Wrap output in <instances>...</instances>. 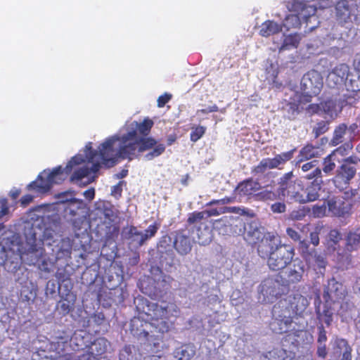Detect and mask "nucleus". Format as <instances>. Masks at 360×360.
I'll list each match as a JSON object with an SVG mask.
<instances>
[{"label": "nucleus", "mask_w": 360, "mask_h": 360, "mask_svg": "<svg viewBox=\"0 0 360 360\" xmlns=\"http://www.w3.org/2000/svg\"><path fill=\"white\" fill-rule=\"evenodd\" d=\"M352 146L349 143H347L338 148H336L333 153L335 155V153H339L341 155H346L347 153V150L352 149Z\"/></svg>", "instance_id": "3c124183"}, {"label": "nucleus", "mask_w": 360, "mask_h": 360, "mask_svg": "<svg viewBox=\"0 0 360 360\" xmlns=\"http://www.w3.org/2000/svg\"><path fill=\"white\" fill-rule=\"evenodd\" d=\"M143 311L148 320L161 321L163 323H166L172 317L177 316L180 312L179 308L174 302H161L160 304H158L146 301V307H143Z\"/></svg>", "instance_id": "20e7f679"}, {"label": "nucleus", "mask_w": 360, "mask_h": 360, "mask_svg": "<svg viewBox=\"0 0 360 360\" xmlns=\"http://www.w3.org/2000/svg\"><path fill=\"white\" fill-rule=\"evenodd\" d=\"M305 272L304 262L299 259H293L292 263L285 269L278 273L275 278V283L281 285L283 288L281 291L276 292L275 294L284 293L285 290H288L291 285L300 283L303 278Z\"/></svg>", "instance_id": "7ed1b4c3"}, {"label": "nucleus", "mask_w": 360, "mask_h": 360, "mask_svg": "<svg viewBox=\"0 0 360 360\" xmlns=\"http://www.w3.org/2000/svg\"><path fill=\"white\" fill-rule=\"evenodd\" d=\"M316 137L326 132L329 129V121H321L316 124Z\"/></svg>", "instance_id": "37998d69"}, {"label": "nucleus", "mask_w": 360, "mask_h": 360, "mask_svg": "<svg viewBox=\"0 0 360 360\" xmlns=\"http://www.w3.org/2000/svg\"><path fill=\"white\" fill-rule=\"evenodd\" d=\"M347 131V126L345 123L338 125L333 132V136L331 142L333 146H337L343 141V138L346 131Z\"/></svg>", "instance_id": "cd10ccee"}, {"label": "nucleus", "mask_w": 360, "mask_h": 360, "mask_svg": "<svg viewBox=\"0 0 360 360\" xmlns=\"http://www.w3.org/2000/svg\"><path fill=\"white\" fill-rule=\"evenodd\" d=\"M291 101L288 102L287 106L288 107V112L290 113L292 116L299 112V109L300 107V103L295 100V96L290 98Z\"/></svg>", "instance_id": "58836bf2"}, {"label": "nucleus", "mask_w": 360, "mask_h": 360, "mask_svg": "<svg viewBox=\"0 0 360 360\" xmlns=\"http://www.w3.org/2000/svg\"><path fill=\"white\" fill-rule=\"evenodd\" d=\"M93 318L97 325H101L105 321V316L102 312L94 314Z\"/></svg>", "instance_id": "052dcab7"}, {"label": "nucleus", "mask_w": 360, "mask_h": 360, "mask_svg": "<svg viewBox=\"0 0 360 360\" xmlns=\"http://www.w3.org/2000/svg\"><path fill=\"white\" fill-rule=\"evenodd\" d=\"M359 126L356 123H353L347 127V131L349 132L351 136H355L358 132Z\"/></svg>", "instance_id": "0e129e2a"}, {"label": "nucleus", "mask_w": 360, "mask_h": 360, "mask_svg": "<svg viewBox=\"0 0 360 360\" xmlns=\"http://www.w3.org/2000/svg\"><path fill=\"white\" fill-rule=\"evenodd\" d=\"M335 155L332 153L328 155L323 160L322 170L326 174H330L335 167L334 160Z\"/></svg>", "instance_id": "7c9ffc66"}, {"label": "nucleus", "mask_w": 360, "mask_h": 360, "mask_svg": "<svg viewBox=\"0 0 360 360\" xmlns=\"http://www.w3.org/2000/svg\"><path fill=\"white\" fill-rule=\"evenodd\" d=\"M360 244V234L350 232L347 238V245L351 248V250L356 248Z\"/></svg>", "instance_id": "f704fd0d"}, {"label": "nucleus", "mask_w": 360, "mask_h": 360, "mask_svg": "<svg viewBox=\"0 0 360 360\" xmlns=\"http://www.w3.org/2000/svg\"><path fill=\"white\" fill-rule=\"evenodd\" d=\"M292 172H289L284 174L279 179L278 183V188L276 191L277 194L278 195L279 198H285L286 193L289 191V187H291V185L295 183V181H292Z\"/></svg>", "instance_id": "aec40b11"}, {"label": "nucleus", "mask_w": 360, "mask_h": 360, "mask_svg": "<svg viewBox=\"0 0 360 360\" xmlns=\"http://www.w3.org/2000/svg\"><path fill=\"white\" fill-rule=\"evenodd\" d=\"M123 181L118 182L116 185L113 186L111 189V194L116 195H118L119 196H121L122 195V185Z\"/></svg>", "instance_id": "6e6d98bb"}, {"label": "nucleus", "mask_w": 360, "mask_h": 360, "mask_svg": "<svg viewBox=\"0 0 360 360\" xmlns=\"http://www.w3.org/2000/svg\"><path fill=\"white\" fill-rule=\"evenodd\" d=\"M206 131V127L203 126H197L192 127V131L190 134V139L192 142L198 141L201 137L203 136Z\"/></svg>", "instance_id": "72a5a7b5"}, {"label": "nucleus", "mask_w": 360, "mask_h": 360, "mask_svg": "<svg viewBox=\"0 0 360 360\" xmlns=\"http://www.w3.org/2000/svg\"><path fill=\"white\" fill-rule=\"evenodd\" d=\"M52 186L53 184L46 174V169H44L37 176L36 180L27 185V188L38 194H45L50 191Z\"/></svg>", "instance_id": "dca6fc26"}, {"label": "nucleus", "mask_w": 360, "mask_h": 360, "mask_svg": "<svg viewBox=\"0 0 360 360\" xmlns=\"http://www.w3.org/2000/svg\"><path fill=\"white\" fill-rule=\"evenodd\" d=\"M72 304L67 299H64L59 302V308L64 314H68L72 308Z\"/></svg>", "instance_id": "a18cd8bd"}, {"label": "nucleus", "mask_w": 360, "mask_h": 360, "mask_svg": "<svg viewBox=\"0 0 360 360\" xmlns=\"http://www.w3.org/2000/svg\"><path fill=\"white\" fill-rule=\"evenodd\" d=\"M33 196L30 194H26L20 198V204L22 207L27 206L33 200Z\"/></svg>", "instance_id": "4d7b16f0"}, {"label": "nucleus", "mask_w": 360, "mask_h": 360, "mask_svg": "<svg viewBox=\"0 0 360 360\" xmlns=\"http://www.w3.org/2000/svg\"><path fill=\"white\" fill-rule=\"evenodd\" d=\"M219 110V108L217 105H213L212 106L208 107L206 109H200L197 111V114L202 113V114H207L209 112H217Z\"/></svg>", "instance_id": "bf43d9fd"}, {"label": "nucleus", "mask_w": 360, "mask_h": 360, "mask_svg": "<svg viewBox=\"0 0 360 360\" xmlns=\"http://www.w3.org/2000/svg\"><path fill=\"white\" fill-rule=\"evenodd\" d=\"M205 212H193L189 214L187 219V223L190 225L201 221L204 219Z\"/></svg>", "instance_id": "4c0bfd02"}, {"label": "nucleus", "mask_w": 360, "mask_h": 360, "mask_svg": "<svg viewBox=\"0 0 360 360\" xmlns=\"http://www.w3.org/2000/svg\"><path fill=\"white\" fill-rule=\"evenodd\" d=\"M281 244V242L276 233L266 232L264 233V237L255 248L261 258L267 259Z\"/></svg>", "instance_id": "9d476101"}, {"label": "nucleus", "mask_w": 360, "mask_h": 360, "mask_svg": "<svg viewBox=\"0 0 360 360\" xmlns=\"http://www.w3.org/2000/svg\"><path fill=\"white\" fill-rule=\"evenodd\" d=\"M286 233L288 236L293 240L297 241L300 240V236L297 231L293 229L292 228H287Z\"/></svg>", "instance_id": "864d4df0"}, {"label": "nucleus", "mask_w": 360, "mask_h": 360, "mask_svg": "<svg viewBox=\"0 0 360 360\" xmlns=\"http://www.w3.org/2000/svg\"><path fill=\"white\" fill-rule=\"evenodd\" d=\"M84 195L85 198L88 200H92L95 196V190L93 188H91L84 192Z\"/></svg>", "instance_id": "e2e57ef3"}, {"label": "nucleus", "mask_w": 360, "mask_h": 360, "mask_svg": "<svg viewBox=\"0 0 360 360\" xmlns=\"http://www.w3.org/2000/svg\"><path fill=\"white\" fill-rule=\"evenodd\" d=\"M172 98V95L170 94L165 93L161 96H160L158 98V107L163 108L166 103H167L170 99Z\"/></svg>", "instance_id": "de8ad7c7"}, {"label": "nucleus", "mask_w": 360, "mask_h": 360, "mask_svg": "<svg viewBox=\"0 0 360 360\" xmlns=\"http://www.w3.org/2000/svg\"><path fill=\"white\" fill-rule=\"evenodd\" d=\"M102 214L105 216V219H110V218L113 216V210L112 206L110 204L103 203V207L101 208Z\"/></svg>", "instance_id": "09e8293b"}, {"label": "nucleus", "mask_w": 360, "mask_h": 360, "mask_svg": "<svg viewBox=\"0 0 360 360\" xmlns=\"http://www.w3.org/2000/svg\"><path fill=\"white\" fill-rule=\"evenodd\" d=\"M356 172V168L354 165H350V164L347 163H342L337 169L335 181L336 182L349 184L351 179L354 177Z\"/></svg>", "instance_id": "a211bd4d"}, {"label": "nucleus", "mask_w": 360, "mask_h": 360, "mask_svg": "<svg viewBox=\"0 0 360 360\" xmlns=\"http://www.w3.org/2000/svg\"><path fill=\"white\" fill-rule=\"evenodd\" d=\"M309 304L307 299L300 294L288 297V303L285 311L295 316H301Z\"/></svg>", "instance_id": "2eb2a0df"}, {"label": "nucleus", "mask_w": 360, "mask_h": 360, "mask_svg": "<svg viewBox=\"0 0 360 360\" xmlns=\"http://www.w3.org/2000/svg\"><path fill=\"white\" fill-rule=\"evenodd\" d=\"M328 240L333 242L334 244L338 243L341 239V233L336 229L330 230L328 234Z\"/></svg>", "instance_id": "79ce46f5"}, {"label": "nucleus", "mask_w": 360, "mask_h": 360, "mask_svg": "<svg viewBox=\"0 0 360 360\" xmlns=\"http://www.w3.org/2000/svg\"><path fill=\"white\" fill-rule=\"evenodd\" d=\"M288 188L289 191L286 193L285 198L290 202L303 204L315 200V193L309 191L308 188L304 189L296 181Z\"/></svg>", "instance_id": "f8f14e48"}, {"label": "nucleus", "mask_w": 360, "mask_h": 360, "mask_svg": "<svg viewBox=\"0 0 360 360\" xmlns=\"http://www.w3.org/2000/svg\"><path fill=\"white\" fill-rule=\"evenodd\" d=\"M354 65L356 68L360 72V53L356 56L354 60Z\"/></svg>", "instance_id": "774afa93"}, {"label": "nucleus", "mask_w": 360, "mask_h": 360, "mask_svg": "<svg viewBox=\"0 0 360 360\" xmlns=\"http://www.w3.org/2000/svg\"><path fill=\"white\" fill-rule=\"evenodd\" d=\"M271 326L275 333H286L288 336L293 335L295 337H299L304 332V326L293 321L291 314H288L285 311L283 315H279V318L276 317Z\"/></svg>", "instance_id": "6e6552de"}, {"label": "nucleus", "mask_w": 360, "mask_h": 360, "mask_svg": "<svg viewBox=\"0 0 360 360\" xmlns=\"http://www.w3.org/2000/svg\"><path fill=\"white\" fill-rule=\"evenodd\" d=\"M260 187L257 181H253L252 178H250L238 184L237 190L240 195H250L259 190Z\"/></svg>", "instance_id": "6ab92c4d"}, {"label": "nucleus", "mask_w": 360, "mask_h": 360, "mask_svg": "<svg viewBox=\"0 0 360 360\" xmlns=\"http://www.w3.org/2000/svg\"><path fill=\"white\" fill-rule=\"evenodd\" d=\"M357 191L351 189L344 193V196L333 197L326 200H319L316 193V217L331 216L347 218L352 214L351 199L356 195Z\"/></svg>", "instance_id": "f03ea898"}, {"label": "nucleus", "mask_w": 360, "mask_h": 360, "mask_svg": "<svg viewBox=\"0 0 360 360\" xmlns=\"http://www.w3.org/2000/svg\"><path fill=\"white\" fill-rule=\"evenodd\" d=\"M346 295L347 290L343 284L332 278L324 288L323 297L326 303L331 304L343 300Z\"/></svg>", "instance_id": "9b49d317"}, {"label": "nucleus", "mask_w": 360, "mask_h": 360, "mask_svg": "<svg viewBox=\"0 0 360 360\" xmlns=\"http://www.w3.org/2000/svg\"><path fill=\"white\" fill-rule=\"evenodd\" d=\"M90 174L89 168L84 167L75 171L70 177V181L82 180L83 178L87 176Z\"/></svg>", "instance_id": "c9c22d12"}, {"label": "nucleus", "mask_w": 360, "mask_h": 360, "mask_svg": "<svg viewBox=\"0 0 360 360\" xmlns=\"http://www.w3.org/2000/svg\"><path fill=\"white\" fill-rule=\"evenodd\" d=\"M235 210H236L235 207H221L220 209L212 208L210 210H205L203 212H205V214L207 215V217H214V216H219L221 214H224V213H227V212H234Z\"/></svg>", "instance_id": "2f4dec72"}, {"label": "nucleus", "mask_w": 360, "mask_h": 360, "mask_svg": "<svg viewBox=\"0 0 360 360\" xmlns=\"http://www.w3.org/2000/svg\"><path fill=\"white\" fill-rule=\"evenodd\" d=\"M335 346L337 352L342 353L340 360H352V348L346 340L342 338L337 339L335 340Z\"/></svg>", "instance_id": "393cba45"}, {"label": "nucleus", "mask_w": 360, "mask_h": 360, "mask_svg": "<svg viewBox=\"0 0 360 360\" xmlns=\"http://www.w3.org/2000/svg\"><path fill=\"white\" fill-rule=\"evenodd\" d=\"M64 173H65V170L62 166H58L53 168L51 172L46 170V174L53 185L61 184L65 180V176Z\"/></svg>", "instance_id": "a878e982"}, {"label": "nucleus", "mask_w": 360, "mask_h": 360, "mask_svg": "<svg viewBox=\"0 0 360 360\" xmlns=\"http://www.w3.org/2000/svg\"><path fill=\"white\" fill-rule=\"evenodd\" d=\"M295 151V149H292L289 151L277 154L273 158H263L257 165L251 169V174L254 176L264 174V177L274 178L275 176V174L274 172H269L265 173L266 171L268 169H272L279 168L280 165H284L293 158Z\"/></svg>", "instance_id": "423d86ee"}, {"label": "nucleus", "mask_w": 360, "mask_h": 360, "mask_svg": "<svg viewBox=\"0 0 360 360\" xmlns=\"http://www.w3.org/2000/svg\"><path fill=\"white\" fill-rule=\"evenodd\" d=\"M160 228V224L154 222L150 224L145 232L139 231L137 227L131 225L123 229V234L126 239L129 240L131 243L135 244L137 247L142 246L148 239L155 236Z\"/></svg>", "instance_id": "1a4fd4ad"}, {"label": "nucleus", "mask_w": 360, "mask_h": 360, "mask_svg": "<svg viewBox=\"0 0 360 360\" xmlns=\"http://www.w3.org/2000/svg\"><path fill=\"white\" fill-rule=\"evenodd\" d=\"M295 255V248L292 246L281 243L266 259L267 266L270 270L279 273L292 263Z\"/></svg>", "instance_id": "39448f33"}, {"label": "nucleus", "mask_w": 360, "mask_h": 360, "mask_svg": "<svg viewBox=\"0 0 360 360\" xmlns=\"http://www.w3.org/2000/svg\"><path fill=\"white\" fill-rule=\"evenodd\" d=\"M276 186V182L274 180H271L269 184H265L264 186L266 188L264 190L257 193L256 197L258 200L266 201V200H275L279 198L278 195L276 191H274L272 190H269L268 188H274Z\"/></svg>", "instance_id": "b1692460"}, {"label": "nucleus", "mask_w": 360, "mask_h": 360, "mask_svg": "<svg viewBox=\"0 0 360 360\" xmlns=\"http://www.w3.org/2000/svg\"><path fill=\"white\" fill-rule=\"evenodd\" d=\"M58 253L60 255L61 257H70L72 242L68 237L62 238L58 243Z\"/></svg>", "instance_id": "bb28decb"}, {"label": "nucleus", "mask_w": 360, "mask_h": 360, "mask_svg": "<svg viewBox=\"0 0 360 360\" xmlns=\"http://www.w3.org/2000/svg\"><path fill=\"white\" fill-rule=\"evenodd\" d=\"M359 162H360V159L358 158V154L356 153L355 156L352 155L345 159L342 163H347L355 166Z\"/></svg>", "instance_id": "13d9d810"}, {"label": "nucleus", "mask_w": 360, "mask_h": 360, "mask_svg": "<svg viewBox=\"0 0 360 360\" xmlns=\"http://www.w3.org/2000/svg\"><path fill=\"white\" fill-rule=\"evenodd\" d=\"M1 210H0V219L8 213L9 208L8 206L7 199L3 198L0 200Z\"/></svg>", "instance_id": "603ef678"}, {"label": "nucleus", "mask_w": 360, "mask_h": 360, "mask_svg": "<svg viewBox=\"0 0 360 360\" xmlns=\"http://www.w3.org/2000/svg\"><path fill=\"white\" fill-rule=\"evenodd\" d=\"M301 37L299 34L294 33L286 35L279 48V52L297 49L300 44Z\"/></svg>", "instance_id": "5701e85b"}, {"label": "nucleus", "mask_w": 360, "mask_h": 360, "mask_svg": "<svg viewBox=\"0 0 360 360\" xmlns=\"http://www.w3.org/2000/svg\"><path fill=\"white\" fill-rule=\"evenodd\" d=\"M295 100L300 103V105L306 104L307 103L311 102V96L308 94H300L296 92L295 94Z\"/></svg>", "instance_id": "c03bdc74"}, {"label": "nucleus", "mask_w": 360, "mask_h": 360, "mask_svg": "<svg viewBox=\"0 0 360 360\" xmlns=\"http://www.w3.org/2000/svg\"><path fill=\"white\" fill-rule=\"evenodd\" d=\"M86 148V158L89 162H93L99 155L102 164L106 167L115 165L117 158L132 160L141 153L152 150L144 156L146 160H152L165 150V146L158 143L153 137L138 139L136 130H131L121 136L115 135L106 139L99 146L98 152L92 148L91 143Z\"/></svg>", "instance_id": "f257e3e1"}, {"label": "nucleus", "mask_w": 360, "mask_h": 360, "mask_svg": "<svg viewBox=\"0 0 360 360\" xmlns=\"http://www.w3.org/2000/svg\"><path fill=\"white\" fill-rule=\"evenodd\" d=\"M84 162V159L82 155H75L71 158L65 167V174L71 172L73 165H78Z\"/></svg>", "instance_id": "e433bc0d"}, {"label": "nucleus", "mask_w": 360, "mask_h": 360, "mask_svg": "<svg viewBox=\"0 0 360 360\" xmlns=\"http://www.w3.org/2000/svg\"><path fill=\"white\" fill-rule=\"evenodd\" d=\"M75 195V191H65V192H62V193L57 194L56 198L58 199L59 202L61 203H65V202H68L73 203V202H77V199L74 198Z\"/></svg>", "instance_id": "473e14b6"}, {"label": "nucleus", "mask_w": 360, "mask_h": 360, "mask_svg": "<svg viewBox=\"0 0 360 360\" xmlns=\"http://www.w3.org/2000/svg\"><path fill=\"white\" fill-rule=\"evenodd\" d=\"M282 31V26L273 21V20H266L264 21L259 30V34L264 37H268L271 35H274L279 33Z\"/></svg>", "instance_id": "412c9836"}, {"label": "nucleus", "mask_w": 360, "mask_h": 360, "mask_svg": "<svg viewBox=\"0 0 360 360\" xmlns=\"http://www.w3.org/2000/svg\"><path fill=\"white\" fill-rule=\"evenodd\" d=\"M349 75V67L345 63L336 65L326 77L327 84L331 87L343 85Z\"/></svg>", "instance_id": "ddd939ff"}, {"label": "nucleus", "mask_w": 360, "mask_h": 360, "mask_svg": "<svg viewBox=\"0 0 360 360\" xmlns=\"http://www.w3.org/2000/svg\"><path fill=\"white\" fill-rule=\"evenodd\" d=\"M153 124V121L151 119L146 117L144 118L141 122L139 123L136 122V129H134L133 130L136 131V137L138 139L150 138V136H148L150 133Z\"/></svg>", "instance_id": "4be33fe9"}, {"label": "nucleus", "mask_w": 360, "mask_h": 360, "mask_svg": "<svg viewBox=\"0 0 360 360\" xmlns=\"http://www.w3.org/2000/svg\"><path fill=\"white\" fill-rule=\"evenodd\" d=\"M310 212V208L307 207H300L293 210L289 214V219L292 220L300 221L303 219L307 214Z\"/></svg>", "instance_id": "c85d7f7f"}, {"label": "nucleus", "mask_w": 360, "mask_h": 360, "mask_svg": "<svg viewBox=\"0 0 360 360\" xmlns=\"http://www.w3.org/2000/svg\"><path fill=\"white\" fill-rule=\"evenodd\" d=\"M101 168V163L99 162H96L92 164L91 167L89 169L90 172H92L94 173H96L99 171Z\"/></svg>", "instance_id": "338daca9"}, {"label": "nucleus", "mask_w": 360, "mask_h": 360, "mask_svg": "<svg viewBox=\"0 0 360 360\" xmlns=\"http://www.w3.org/2000/svg\"><path fill=\"white\" fill-rule=\"evenodd\" d=\"M314 161H311V162H307L305 164H304L302 166V169L304 171V172H307L309 170H310L311 169H312L314 167Z\"/></svg>", "instance_id": "69168bd1"}, {"label": "nucleus", "mask_w": 360, "mask_h": 360, "mask_svg": "<svg viewBox=\"0 0 360 360\" xmlns=\"http://www.w3.org/2000/svg\"><path fill=\"white\" fill-rule=\"evenodd\" d=\"M232 201H233L232 198L226 196L221 199L212 200L210 201L209 202H207L206 204V205L211 206L213 205H226V204H229V203L231 202Z\"/></svg>", "instance_id": "8fccbe9b"}, {"label": "nucleus", "mask_w": 360, "mask_h": 360, "mask_svg": "<svg viewBox=\"0 0 360 360\" xmlns=\"http://www.w3.org/2000/svg\"><path fill=\"white\" fill-rule=\"evenodd\" d=\"M315 156V148L312 145H307L300 152L299 162L307 160Z\"/></svg>", "instance_id": "c756f323"}, {"label": "nucleus", "mask_w": 360, "mask_h": 360, "mask_svg": "<svg viewBox=\"0 0 360 360\" xmlns=\"http://www.w3.org/2000/svg\"><path fill=\"white\" fill-rule=\"evenodd\" d=\"M271 210L274 213H283L286 210V205L284 202H277L271 205Z\"/></svg>", "instance_id": "49530a36"}, {"label": "nucleus", "mask_w": 360, "mask_h": 360, "mask_svg": "<svg viewBox=\"0 0 360 360\" xmlns=\"http://www.w3.org/2000/svg\"><path fill=\"white\" fill-rule=\"evenodd\" d=\"M316 352L319 356L323 359H325L328 354L326 347L325 345H319Z\"/></svg>", "instance_id": "680f3d73"}, {"label": "nucleus", "mask_w": 360, "mask_h": 360, "mask_svg": "<svg viewBox=\"0 0 360 360\" xmlns=\"http://www.w3.org/2000/svg\"><path fill=\"white\" fill-rule=\"evenodd\" d=\"M355 99L349 96H344L343 98H328L316 103V113H322L325 117L335 119L342 112L344 107L352 105Z\"/></svg>", "instance_id": "0eeeda50"}, {"label": "nucleus", "mask_w": 360, "mask_h": 360, "mask_svg": "<svg viewBox=\"0 0 360 360\" xmlns=\"http://www.w3.org/2000/svg\"><path fill=\"white\" fill-rule=\"evenodd\" d=\"M192 243L191 238L185 233L184 230H179L175 233L173 247L179 255L188 254L192 249Z\"/></svg>", "instance_id": "f3484780"}, {"label": "nucleus", "mask_w": 360, "mask_h": 360, "mask_svg": "<svg viewBox=\"0 0 360 360\" xmlns=\"http://www.w3.org/2000/svg\"><path fill=\"white\" fill-rule=\"evenodd\" d=\"M327 340L326 331L323 328V326H321L319 328V338L318 342L319 345H322L323 342H325Z\"/></svg>", "instance_id": "5fc2aeb1"}, {"label": "nucleus", "mask_w": 360, "mask_h": 360, "mask_svg": "<svg viewBox=\"0 0 360 360\" xmlns=\"http://www.w3.org/2000/svg\"><path fill=\"white\" fill-rule=\"evenodd\" d=\"M300 249L302 251V255L305 259L306 262L310 263L311 257H313V255L312 252H311L309 250V245L306 242L302 241L300 243Z\"/></svg>", "instance_id": "ea45409f"}, {"label": "nucleus", "mask_w": 360, "mask_h": 360, "mask_svg": "<svg viewBox=\"0 0 360 360\" xmlns=\"http://www.w3.org/2000/svg\"><path fill=\"white\" fill-rule=\"evenodd\" d=\"M326 261L320 256H316V277L320 274L322 276L324 275L326 270Z\"/></svg>", "instance_id": "a19ab883"}, {"label": "nucleus", "mask_w": 360, "mask_h": 360, "mask_svg": "<svg viewBox=\"0 0 360 360\" xmlns=\"http://www.w3.org/2000/svg\"><path fill=\"white\" fill-rule=\"evenodd\" d=\"M236 227H239L238 233H243L245 240L253 248H256L264 237V233L252 224H249L246 227L244 223H240L239 225H236Z\"/></svg>", "instance_id": "4468645a"}]
</instances>
